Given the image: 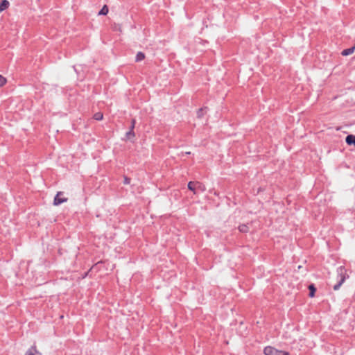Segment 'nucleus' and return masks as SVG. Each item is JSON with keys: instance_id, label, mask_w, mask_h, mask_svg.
Instances as JSON below:
<instances>
[{"instance_id": "423d86ee", "label": "nucleus", "mask_w": 355, "mask_h": 355, "mask_svg": "<svg viewBox=\"0 0 355 355\" xmlns=\"http://www.w3.org/2000/svg\"><path fill=\"white\" fill-rule=\"evenodd\" d=\"M354 50H355V44L352 47L344 49L342 51L341 55H343V56L349 55L352 54L354 52Z\"/></svg>"}, {"instance_id": "2eb2a0df", "label": "nucleus", "mask_w": 355, "mask_h": 355, "mask_svg": "<svg viewBox=\"0 0 355 355\" xmlns=\"http://www.w3.org/2000/svg\"><path fill=\"white\" fill-rule=\"evenodd\" d=\"M103 114L101 112H96L94 115V119L97 121H100L103 119Z\"/></svg>"}, {"instance_id": "dca6fc26", "label": "nucleus", "mask_w": 355, "mask_h": 355, "mask_svg": "<svg viewBox=\"0 0 355 355\" xmlns=\"http://www.w3.org/2000/svg\"><path fill=\"white\" fill-rule=\"evenodd\" d=\"M207 107H204V108H200V109H199V110H198V112H197V116H198V118H202V117L203 116V115H204V110H207Z\"/></svg>"}, {"instance_id": "9d476101", "label": "nucleus", "mask_w": 355, "mask_h": 355, "mask_svg": "<svg viewBox=\"0 0 355 355\" xmlns=\"http://www.w3.org/2000/svg\"><path fill=\"white\" fill-rule=\"evenodd\" d=\"M309 297H314L315 293L316 291V288H315L314 284H310L309 286Z\"/></svg>"}, {"instance_id": "0eeeda50", "label": "nucleus", "mask_w": 355, "mask_h": 355, "mask_svg": "<svg viewBox=\"0 0 355 355\" xmlns=\"http://www.w3.org/2000/svg\"><path fill=\"white\" fill-rule=\"evenodd\" d=\"M194 184L196 185L197 192L198 191L204 192L206 190V187L202 183L196 181V182H194Z\"/></svg>"}, {"instance_id": "4468645a", "label": "nucleus", "mask_w": 355, "mask_h": 355, "mask_svg": "<svg viewBox=\"0 0 355 355\" xmlns=\"http://www.w3.org/2000/svg\"><path fill=\"white\" fill-rule=\"evenodd\" d=\"M135 136L134 130H130L128 132H126L125 137L128 139H131L132 138H134Z\"/></svg>"}, {"instance_id": "6ab92c4d", "label": "nucleus", "mask_w": 355, "mask_h": 355, "mask_svg": "<svg viewBox=\"0 0 355 355\" xmlns=\"http://www.w3.org/2000/svg\"><path fill=\"white\" fill-rule=\"evenodd\" d=\"M123 183L125 184H129L130 183V178H128V177H124V180H123Z\"/></svg>"}, {"instance_id": "1a4fd4ad", "label": "nucleus", "mask_w": 355, "mask_h": 355, "mask_svg": "<svg viewBox=\"0 0 355 355\" xmlns=\"http://www.w3.org/2000/svg\"><path fill=\"white\" fill-rule=\"evenodd\" d=\"M187 187L190 191H193V194H197L196 187L194 182L190 181L187 184Z\"/></svg>"}, {"instance_id": "20e7f679", "label": "nucleus", "mask_w": 355, "mask_h": 355, "mask_svg": "<svg viewBox=\"0 0 355 355\" xmlns=\"http://www.w3.org/2000/svg\"><path fill=\"white\" fill-rule=\"evenodd\" d=\"M345 142L347 145L355 146V135H349L345 138Z\"/></svg>"}, {"instance_id": "9b49d317", "label": "nucleus", "mask_w": 355, "mask_h": 355, "mask_svg": "<svg viewBox=\"0 0 355 355\" xmlns=\"http://www.w3.org/2000/svg\"><path fill=\"white\" fill-rule=\"evenodd\" d=\"M145 58V55L143 52H138L136 55L135 60L136 62H140Z\"/></svg>"}, {"instance_id": "39448f33", "label": "nucleus", "mask_w": 355, "mask_h": 355, "mask_svg": "<svg viewBox=\"0 0 355 355\" xmlns=\"http://www.w3.org/2000/svg\"><path fill=\"white\" fill-rule=\"evenodd\" d=\"M25 355H41V354L37 350L36 346L33 345L28 349Z\"/></svg>"}, {"instance_id": "6e6552de", "label": "nucleus", "mask_w": 355, "mask_h": 355, "mask_svg": "<svg viewBox=\"0 0 355 355\" xmlns=\"http://www.w3.org/2000/svg\"><path fill=\"white\" fill-rule=\"evenodd\" d=\"M9 1L7 0H2L0 3V12L7 9L9 6Z\"/></svg>"}, {"instance_id": "f3484780", "label": "nucleus", "mask_w": 355, "mask_h": 355, "mask_svg": "<svg viewBox=\"0 0 355 355\" xmlns=\"http://www.w3.org/2000/svg\"><path fill=\"white\" fill-rule=\"evenodd\" d=\"M7 80L5 77L0 75V87L3 86L6 83Z\"/></svg>"}, {"instance_id": "7ed1b4c3", "label": "nucleus", "mask_w": 355, "mask_h": 355, "mask_svg": "<svg viewBox=\"0 0 355 355\" xmlns=\"http://www.w3.org/2000/svg\"><path fill=\"white\" fill-rule=\"evenodd\" d=\"M63 195V192L58 191L53 200V205L58 206L63 202H65L68 200L67 198H62L61 196Z\"/></svg>"}, {"instance_id": "ddd939ff", "label": "nucleus", "mask_w": 355, "mask_h": 355, "mask_svg": "<svg viewBox=\"0 0 355 355\" xmlns=\"http://www.w3.org/2000/svg\"><path fill=\"white\" fill-rule=\"evenodd\" d=\"M108 10H108V7H107L106 5H105V6L101 8V10L99 11L98 15H107V14Z\"/></svg>"}, {"instance_id": "a211bd4d", "label": "nucleus", "mask_w": 355, "mask_h": 355, "mask_svg": "<svg viewBox=\"0 0 355 355\" xmlns=\"http://www.w3.org/2000/svg\"><path fill=\"white\" fill-rule=\"evenodd\" d=\"M135 124H136V120L135 119H132L131 121V125L130 127V130H134Z\"/></svg>"}, {"instance_id": "f8f14e48", "label": "nucleus", "mask_w": 355, "mask_h": 355, "mask_svg": "<svg viewBox=\"0 0 355 355\" xmlns=\"http://www.w3.org/2000/svg\"><path fill=\"white\" fill-rule=\"evenodd\" d=\"M239 230L241 232L245 233L249 231V227L247 225L242 224L239 226Z\"/></svg>"}, {"instance_id": "f03ea898", "label": "nucleus", "mask_w": 355, "mask_h": 355, "mask_svg": "<svg viewBox=\"0 0 355 355\" xmlns=\"http://www.w3.org/2000/svg\"><path fill=\"white\" fill-rule=\"evenodd\" d=\"M263 353L265 355H290L287 352L278 350L271 346L266 347L263 349Z\"/></svg>"}, {"instance_id": "f257e3e1", "label": "nucleus", "mask_w": 355, "mask_h": 355, "mask_svg": "<svg viewBox=\"0 0 355 355\" xmlns=\"http://www.w3.org/2000/svg\"><path fill=\"white\" fill-rule=\"evenodd\" d=\"M337 272L338 281V283L334 286V291H338L346 279V270L344 267H339Z\"/></svg>"}]
</instances>
